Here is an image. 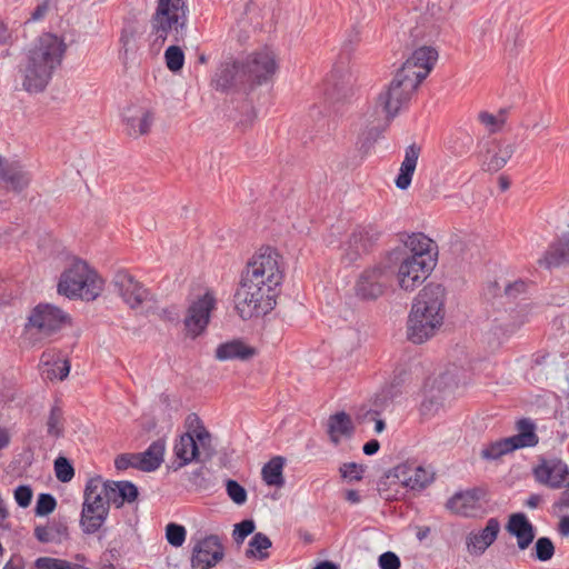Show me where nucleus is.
<instances>
[{
	"label": "nucleus",
	"instance_id": "1",
	"mask_svg": "<svg viewBox=\"0 0 569 569\" xmlns=\"http://www.w3.org/2000/svg\"><path fill=\"white\" fill-rule=\"evenodd\" d=\"M283 281V261L271 248L261 249L247 264L236 293V309L242 319L264 316L273 310Z\"/></svg>",
	"mask_w": 569,
	"mask_h": 569
},
{
	"label": "nucleus",
	"instance_id": "2",
	"mask_svg": "<svg viewBox=\"0 0 569 569\" xmlns=\"http://www.w3.org/2000/svg\"><path fill=\"white\" fill-rule=\"evenodd\" d=\"M446 288L436 282L425 286L415 297L407 320V337L423 343L436 336L446 317Z\"/></svg>",
	"mask_w": 569,
	"mask_h": 569
},
{
	"label": "nucleus",
	"instance_id": "3",
	"mask_svg": "<svg viewBox=\"0 0 569 569\" xmlns=\"http://www.w3.org/2000/svg\"><path fill=\"white\" fill-rule=\"evenodd\" d=\"M437 244L423 233H413L403 242L397 257L396 281L406 292L415 291L432 272L437 262Z\"/></svg>",
	"mask_w": 569,
	"mask_h": 569
},
{
	"label": "nucleus",
	"instance_id": "4",
	"mask_svg": "<svg viewBox=\"0 0 569 569\" xmlns=\"http://www.w3.org/2000/svg\"><path fill=\"white\" fill-rule=\"evenodd\" d=\"M104 282L86 261L74 260L60 274L57 291L69 299L96 300L103 291Z\"/></svg>",
	"mask_w": 569,
	"mask_h": 569
},
{
	"label": "nucleus",
	"instance_id": "5",
	"mask_svg": "<svg viewBox=\"0 0 569 569\" xmlns=\"http://www.w3.org/2000/svg\"><path fill=\"white\" fill-rule=\"evenodd\" d=\"M212 451V437L202 421L197 416L187 419V432L176 440L173 453L178 460V467L200 461L209 457Z\"/></svg>",
	"mask_w": 569,
	"mask_h": 569
},
{
	"label": "nucleus",
	"instance_id": "6",
	"mask_svg": "<svg viewBox=\"0 0 569 569\" xmlns=\"http://www.w3.org/2000/svg\"><path fill=\"white\" fill-rule=\"evenodd\" d=\"M110 503L106 497L104 480L94 477L88 480L80 515V527L86 535L96 533L106 522Z\"/></svg>",
	"mask_w": 569,
	"mask_h": 569
},
{
	"label": "nucleus",
	"instance_id": "7",
	"mask_svg": "<svg viewBox=\"0 0 569 569\" xmlns=\"http://www.w3.org/2000/svg\"><path fill=\"white\" fill-rule=\"evenodd\" d=\"M428 73H396L378 97V104L389 119L395 118Z\"/></svg>",
	"mask_w": 569,
	"mask_h": 569
},
{
	"label": "nucleus",
	"instance_id": "8",
	"mask_svg": "<svg viewBox=\"0 0 569 569\" xmlns=\"http://www.w3.org/2000/svg\"><path fill=\"white\" fill-rule=\"evenodd\" d=\"M217 305L216 292L210 289H206L190 299L183 320L189 337L197 338L206 331Z\"/></svg>",
	"mask_w": 569,
	"mask_h": 569
},
{
	"label": "nucleus",
	"instance_id": "9",
	"mask_svg": "<svg viewBox=\"0 0 569 569\" xmlns=\"http://www.w3.org/2000/svg\"><path fill=\"white\" fill-rule=\"evenodd\" d=\"M184 0H158L152 18V28L158 38L164 40L171 32L179 33L186 24Z\"/></svg>",
	"mask_w": 569,
	"mask_h": 569
},
{
	"label": "nucleus",
	"instance_id": "10",
	"mask_svg": "<svg viewBox=\"0 0 569 569\" xmlns=\"http://www.w3.org/2000/svg\"><path fill=\"white\" fill-rule=\"evenodd\" d=\"M69 322V316L59 307L40 303L31 310L26 330L27 332L39 333L42 337H50Z\"/></svg>",
	"mask_w": 569,
	"mask_h": 569
},
{
	"label": "nucleus",
	"instance_id": "11",
	"mask_svg": "<svg viewBox=\"0 0 569 569\" xmlns=\"http://www.w3.org/2000/svg\"><path fill=\"white\" fill-rule=\"evenodd\" d=\"M112 284L117 295L129 308L144 310L152 307V293L127 271H118L112 279Z\"/></svg>",
	"mask_w": 569,
	"mask_h": 569
},
{
	"label": "nucleus",
	"instance_id": "12",
	"mask_svg": "<svg viewBox=\"0 0 569 569\" xmlns=\"http://www.w3.org/2000/svg\"><path fill=\"white\" fill-rule=\"evenodd\" d=\"M121 122L124 133L133 139L146 136L151 130L153 111L144 99L129 101L121 110Z\"/></svg>",
	"mask_w": 569,
	"mask_h": 569
},
{
	"label": "nucleus",
	"instance_id": "13",
	"mask_svg": "<svg viewBox=\"0 0 569 569\" xmlns=\"http://www.w3.org/2000/svg\"><path fill=\"white\" fill-rule=\"evenodd\" d=\"M66 44L54 34L41 36L30 51V60L34 68L53 70L61 63Z\"/></svg>",
	"mask_w": 569,
	"mask_h": 569
},
{
	"label": "nucleus",
	"instance_id": "14",
	"mask_svg": "<svg viewBox=\"0 0 569 569\" xmlns=\"http://www.w3.org/2000/svg\"><path fill=\"white\" fill-rule=\"evenodd\" d=\"M276 53L268 47L248 53L244 58L234 59L228 56L221 63L222 71L247 69V71H274L280 68Z\"/></svg>",
	"mask_w": 569,
	"mask_h": 569
},
{
	"label": "nucleus",
	"instance_id": "15",
	"mask_svg": "<svg viewBox=\"0 0 569 569\" xmlns=\"http://www.w3.org/2000/svg\"><path fill=\"white\" fill-rule=\"evenodd\" d=\"M224 557V549L216 536H209L200 540L192 550V569H211Z\"/></svg>",
	"mask_w": 569,
	"mask_h": 569
},
{
	"label": "nucleus",
	"instance_id": "16",
	"mask_svg": "<svg viewBox=\"0 0 569 569\" xmlns=\"http://www.w3.org/2000/svg\"><path fill=\"white\" fill-rule=\"evenodd\" d=\"M516 143L492 141L486 144V150L479 152L480 166L483 171L497 172L502 169L516 151Z\"/></svg>",
	"mask_w": 569,
	"mask_h": 569
},
{
	"label": "nucleus",
	"instance_id": "17",
	"mask_svg": "<svg viewBox=\"0 0 569 569\" xmlns=\"http://www.w3.org/2000/svg\"><path fill=\"white\" fill-rule=\"evenodd\" d=\"M535 479L549 488H561L569 478V468L560 459L541 460L533 469Z\"/></svg>",
	"mask_w": 569,
	"mask_h": 569
},
{
	"label": "nucleus",
	"instance_id": "18",
	"mask_svg": "<svg viewBox=\"0 0 569 569\" xmlns=\"http://www.w3.org/2000/svg\"><path fill=\"white\" fill-rule=\"evenodd\" d=\"M395 478L400 481L401 488L418 490L431 482L432 475L420 466L401 463L389 470L390 481Z\"/></svg>",
	"mask_w": 569,
	"mask_h": 569
},
{
	"label": "nucleus",
	"instance_id": "19",
	"mask_svg": "<svg viewBox=\"0 0 569 569\" xmlns=\"http://www.w3.org/2000/svg\"><path fill=\"white\" fill-rule=\"evenodd\" d=\"M388 276L387 268L375 266L365 270L356 283V292L365 299H376L380 297L386 288L385 280Z\"/></svg>",
	"mask_w": 569,
	"mask_h": 569
},
{
	"label": "nucleus",
	"instance_id": "20",
	"mask_svg": "<svg viewBox=\"0 0 569 569\" xmlns=\"http://www.w3.org/2000/svg\"><path fill=\"white\" fill-rule=\"evenodd\" d=\"M500 523L496 518H490L486 527L472 530L466 536V549L471 556H481L497 539Z\"/></svg>",
	"mask_w": 569,
	"mask_h": 569
},
{
	"label": "nucleus",
	"instance_id": "21",
	"mask_svg": "<svg viewBox=\"0 0 569 569\" xmlns=\"http://www.w3.org/2000/svg\"><path fill=\"white\" fill-rule=\"evenodd\" d=\"M40 366L42 376L49 380H63L70 371L69 361L54 350L42 353Z\"/></svg>",
	"mask_w": 569,
	"mask_h": 569
},
{
	"label": "nucleus",
	"instance_id": "22",
	"mask_svg": "<svg viewBox=\"0 0 569 569\" xmlns=\"http://www.w3.org/2000/svg\"><path fill=\"white\" fill-rule=\"evenodd\" d=\"M507 530L517 538L520 550L527 549L535 539V528L525 513H513L509 517Z\"/></svg>",
	"mask_w": 569,
	"mask_h": 569
},
{
	"label": "nucleus",
	"instance_id": "23",
	"mask_svg": "<svg viewBox=\"0 0 569 569\" xmlns=\"http://www.w3.org/2000/svg\"><path fill=\"white\" fill-rule=\"evenodd\" d=\"M106 497L117 508L137 499L138 489L129 481H104Z\"/></svg>",
	"mask_w": 569,
	"mask_h": 569
},
{
	"label": "nucleus",
	"instance_id": "24",
	"mask_svg": "<svg viewBox=\"0 0 569 569\" xmlns=\"http://www.w3.org/2000/svg\"><path fill=\"white\" fill-rule=\"evenodd\" d=\"M439 59L438 51L432 47H420L416 49L401 64L398 71H406L410 69H421L423 71H431Z\"/></svg>",
	"mask_w": 569,
	"mask_h": 569
},
{
	"label": "nucleus",
	"instance_id": "25",
	"mask_svg": "<svg viewBox=\"0 0 569 569\" xmlns=\"http://www.w3.org/2000/svg\"><path fill=\"white\" fill-rule=\"evenodd\" d=\"M257 350L241 340H230L221 343L216 349V358L220 361L249 360L253 358Z\"/></svg>",
	"mask_w": 569,
	"mask_h": 569
},
{
	"label": "nucleus",
	"instance_id": "26",
	"mask_svg": "<svg viewBox=\"0 0 569 569\" xmlns=\"http://www.w3.org/2000/svg\"><path fill=\"white\" fill-rule=\"evenodd\" d=\"M420 150L417 146L411 144L406 148L405 158L401 162L398 177L395 180L396 187L406 190L411 183L412 176L416 171Z\"/></svg>",
	"mask_w": 569,
	"mask_h": 569
},
{
	"label": "nucleus",
	"instance_id": "27",
	"mask_svg": "<svg viewBox=\"0 0 569 569\" xmlns=\"http://www.w3.org/2000/svg\"><path fill=\"white\" fill-rule=\"evenodd\" d=\"M327 432L331 442L340 443L343 439L352 436L353 425L351 418L346 412H338L328 419Z\"/></svg>",
	"mask_w": 569,
	"mask_h": 569
},
{
	"label": "nucleus",
	"instance_id": "28",
	"mask_svg": "<svg viewBox=\"0 0 569 569\" xmlns=\"http://www.w3.org/2000/svg\"><path fill=\"white\" fill-rule=\"evenodd\" d=\"M164 451V441L157 440L152 442L146 451L137 453L138 469L148 472L154 471L162 463Z\"/></svg>",
	"mask_w": 569,
	"mask_h": 569
},
{
	"label": "nucleus",
	"instance_id": "29",
	"mask_svg": "<svg viewBox=\"0 0 569 569\" xmlns=\"http://www.w3.org/2000/svg\"><path fill=\"white\" fill-rule=\"evenodd\" d=\"M480 491L469 490L455 495L447 503V507L459 515L469 516L478 509Z\"/></svg>",
	"mask_w": 569,
	"mask_h": 569
},
{
	"label": "nucleus",
	"instance_id": "30",
	"mask_svg": "<svg viewBox=\"0 0 569 569\" xmlns=\"http://www.w3.org/2000/svg\"><path fill=\"white\" fill-rule=\"evenodd\" d=\"M513 449L533 447L538 443L536 427L529 419H522L517 422V433L508 438Z\"/></svg>",
	"mask_w": 569,
	"mask_h": 569
},
{
	"label": "nucleus",
	"instance_id": "31",
	"mask_svg": "<svg viewBox=\"0 0 569 569\" xmlns=\"http://www.w3.org/2000/svg\"><path fill=\"white\" fill-rule=\"evenodd\" d=\"M0 178H3L10 188L16 191L24 189L30 182L29 173L21 166L14 163H7Z\"/></svg>",
	"mask_w": 569,
	"mask_h": 569
},
{
	"label": "nucleus",
	"instance_id": "32",
	"mask_svg": "<svg viewBox=\"0 0 569 569\" xmlns=\"http://www.w3.org/2000/svg\"><path fill=\"white\" fill-rule=\"evenodd\" d=\"M550 358V353L542 351L532 355L528 363L527 379L539 381L546 376L551 367Z\"/></svg>",
	"mask_w": 569,
	"mask_h": 569
},
{
	"label": "nucleus",
	"instance_id": "33",
	"mask_svg": "<svg viewBox=\"0 0 569 569\" xmlns=\"http://www.w3.org/2000/svg\"><path fill=\"white\" fill-rule=\"evenodd\" d=\"M284 466V459L281 457H274L267 462L261 471L262 479L268 486L281 487L284 483L282 470Z\"/></svg>",
	"mask_w": 569,
	"mask_h": 569
},
{
	"label": "nucleus",
	"instance_id": "34",
	"mask_svg": "<svg viewBox=\"0 0 569 569\" xmlns=\"http://www.w3.org/2000/svg\"><path fill=\"white\" fill-rule=\"evenodd\" d=\"M366 227H361L356 229L349 241H348V248L351 249L352 256L358 257L361 252L366 251L369 247V244L376 239V234L370 232ZM353 257H350V260H352Z\"/></svg>",
	"mask_w": 569,
	"mask_h": 569
},
{
	"label": "nucleus",
	"instance_id": "35",
	"mask_svg": "<svg viewBox=\"0 0 569 569\" xmlns=\"http://www.w3.org/2000/svg\"><path fill=\"white\" fill-rule=\"evenodd\" d=\"M19 79L23 89L29 93L42 92L50 82V73H19Z\"/></svg>",
	"mask_w": 569,
	"mask_h": 569
},
{
	"label": "nucleus",
	"instance_id": "36",
	"mask_svg": "<svg viewBox=\"0 0 569 569\" xmlns=\"http://www.w3.org/2000/svg\"><path fill=\"white\" fill-rule=\"evenodd\" d=\"M479 122L491 133L500 131L507 120V110L500 109L497 113L481 111L478 114Z\"/></svg>",
	"mask_w": 569,
	"mask_h": 569
},
{
	"label": "nucleus",
	"instance_id": "37",
	"mask_svg": "<svg viewBox=\"0 0 569 569\" xmlns=\"http://www.w3.org/2000/svg\"><path fill=\"white\" fill-rule=\"evenodd\" d=\"M271 546V540L264 533L257 532L249 541L247 556L258 559H266L269 556L268 549Z\"/></svg>",
	"mask_w": 569,
	"mask_h": 569
},
{
	"label": "nucleus",
	"instance_id": "38",
	"mask_svg": "<svg viewBox=\"0 0 569 569\" xmlns=\"http://www.w3.org/2000/svg\"><path fill=\"white\" fill-rule=\"evenodd\" d=\"M513 450L515 449L509 439L505 438L485 447L481 450V457L488 460H495Z\"/></svg>",
	"mask_w": 569,
	"mask_h": 569
},
{
	"label": "nucleus",
	"instance_id": "39",
	"mask_svg": "<svg viewBox=\"0 0 569 569\" xmlns=\"http://www.w3.org/2000/svg\"><path fill=\"white\" fill-rule=\"evenodd\" d=\"M378 489L385 499L392 500L397 499L402 493L403 488H401L400 481L398 479L395 478L392 481H390L388 471L380 480Z\"/></svg>",
	"mask_w": 569,
	"mask_h": 569
},
{
	"label": "nucleus",
	"instance_id": "40",
	"mask_svg": "<svg viewBox=\"0 0 569 569\" xmlns=\"http://www.w3.org/2000/svg\"><path fill=\"white\" fill-rule=\"evenodd\" d=\"M341 478L347 482L360 481L363 478L366 467L356 462H347L339 468Z\"/></svg>",
	"mask_w": 569,
	"mask_h": 569
},
{
	"label": "nucleus",
	"instance_id": "41",
	"mask_svg": "<svg viewBox=\"0 0 569 569\" xmlns=\"http://www.w3.org/2000/svg\"><path fill=\"white\" fill-rule=\"evenodd\" d=\"M555 555V546L547 537H540L535 543V557L539 561H549Z\"/></svg>",
	"mask_w": 569,
	"mask_h": 569
},
{
	"label": "nucleus",
	"instance_id": "42",
	"mask_svg": "<svg viewBox=\"0 0 569 569\" xmlns=\"http://www.w3.org/2000/svg\"><path fill=\"white\" fill-rule=\"evenodd\" d=\"M400 396L401 390L398 386H387L376 396V405L380 408H386L390 402L397 401Z\"/></svg>",
	"mask_w": 569,
	"mask_h": 569
},
{
	"label": "nucleus",
	"instance_id": "43",
	"mask_svg": "<svg viewBox=\"0 0 569 569\" xmlns=\"http://www.w3.org/2000/svg\"><path fill=\"white\" fill-rule=\"evenodd\" d=\"M164 59L170 71H179L183 67L184 54L181 48L171 46L166 50Z\"/></svg>",
	"mask_w": 569,
	"mask_h": 569
},
{
	"label": "nucleus",
	"instance_id": "44",
	"mask_svg": "<svg viewBox=\"0 0 569 569\" xmlns=\"http://www.w3.org/2000/svg\"><path fill=\"white\" fill-rule=\"evenodd\" d=\"M226 491L231 501L238 506H242L247 501V490L236 480L226 481Z\"/></svg>",
	"mask_w": 569,
	"mask_h": 569
},
{
	"label": "nucleus",
	"instance_id": "45",
	"mask_svg": "<svg viewBox=\"0 0 569 569\" xmlns=\"http://www.w3.org/2000/svg\"><path fill=\"white\" fill-rule=\"evenodd\" d=\"M56 477L61 482H69L74 476V469L64 457H58L54 461Z\"/></svg>",
	"mask_w": 569,
	"mask_h": 569
},
{
	"label": "nucleus",
	"instance_id": "46",
	"mask_svg": "<svg viewBox=\"0 0 569 569\" xmlns=\"http://www.w3.org/2000/svg\"><path fill=\"white\" fill-rule=\"evenodd\" d=\"M186 529L181 525L169 523L166 528V538L173 547H181L186 540Z\"/></svg>",
	"mask_w": 569,
	"mask_h": 569
},
{
	"label": "nucleus",
	"instance_id": "47",
	"mask_svg": "<svg viewBox=\"0 0 569 569\" xmlns=\"http://www.w3.org/2000/svg\"><path fill=\"white\" fill-rule=\"evenodd\" d=\"M239 73H214L211 83L213 88L221 92H227L236 86Z\"/></svg>",
	"mask_w": 569,
	"mask_h": 569
},
{
	"label": "nucleus",
	"instance_id": "48",
	"mask_svg": "<svg viewBox=\"0 0 569 569\" xmlns=\"http://www.w3.org/2000/svg\"><path fill=\"white\" fill-rule=\"evenodd\" d=\"M48 433L52 437H59L62 435V412L59 408H52L47 421Z\"/></svg>",
	"mask_w": 569,
	"mask_h": 569
},
{
	"label": "nucleus",
	"instance_id": "49",
	"mask_svg": "<svg viewBox=\"0 0 569 569\" xmlns=\"http://www.w3.org/2000/svg\"><path fill=\"white\" fill-rule=\"evenodd\" d=\"M57 506V501L53 496L49 493H41L38 497L34 512L37 516L43 517L51 513Z\"/></svg>",
	"mask_w": 569,
	"mask_h": 569
},
{
	"label": "nucleus",
	"instance_id": "50",
	"mask_svg": "<svg viewBox=\"0 0 569 569\" xmlns=\"http://www.w3.org/2000/svg\"><path fill=\"white\" fill-rule=\"evenodd\" d=\"M525 44V40L520 30L510 28L503 37L505 49L509 52H515L519 47Z\"/></svg>",
	"mask_w": 569,
	"mask_h": 569
},
{
	"label": "nucleus",
	"instance_id": "51",
	"mask_svg": "<svg viewBox=\"0 0 569 569\" xmlns=\"http://www.w3.org/2000/svg\"><path fill=\"white\" fill-rule=\"evenodd\" d=\"M254 530L252 520H243L234 526L233 537L237 542H242Z\"/></svg>",
	"mask_w": 569,
	"mask_h": 569
},
{
	"label": "nucleus",
	"instance_id": "52",
	"mask_svg": "<svg viewBox=\"0 0 569 569\" xmlns=\"http://www.w3.org/2000/svg\"><path fill=\"white\" fill-rule=\"evenodd\" d=\"M32 489L29 486H19L14 490V500L21 508H27L32 500Z\"/></svg>",
	"mask_w": 569,
	"mask_h": 569
},
{
	"label": "nucleus",
	"instance_id": "53",
	"mask_svg": "<svg viewBox=\"0 0 569 569\" xmlns=\"http://www.w3.org/2000/svg\"><path fill=\"white\" fill-rule=\"evenodd\" d=\"M379 566L381 569H399L400 559L396 553L387 551L379 557Z\"/></svg>",
	"mask_w": 569,
	"mask_h": 569
},
{
	"label": "nucleus",
	"instance_id": "54",
	"mask_svg": "<svg viewBox=\"0 0 569 569\" xmlns=\"http://www.w3.org/2000/svg\"><path fill=\"white\" fill-rule=\"evenodd\" d=\"M114 466L119 470H124L129 467L138 469L137 453L121 455L116 458Z\"/></svg>",
	"mask_w": 569,
	"mask_h": 569
},
{
	"label": "nucleus",
	"instance_id": "55",
	"mask_svg": "<svg viewBox=\"0 0 569 569\" xmlns=\"http://www.w3.org/2000/svg\"><path fill=\"white\" fill-rule=\"evenodd\" d=\"M379 448L380 445L378 440H370L363 446L362 450L366 455L371 456L375 455Z\"/></svg>",
	"mask_w": 569,
	"mask_h": 569
},
{
	"label": "nucleus",
	"instance_id": "56",
	"mask_svg": "<svg viewBox=\"0 0 569 569\" xmlns=\"http://www.w3.org/2000/svg\"><path fill=\"white\" fill-rule=\"evenodd\" d=\"M34 535L37 539L41 542H48L50 541V532L47 528L43 527H37L34 530Z\"/></svg>",
	"mask_w": 569,
	"mask_h": 569
},
{
	"label": "nucleus",
	"instance_id": "57",
	"mask_svg": "<svg viewBox=\"0 0 569 569\" xmlns=\"http://www.w3.org/2000/svg\"><path fill=\"white\" fill-rule=\"evenodd\" d=\"M11 39V33L7 26L0 20V44H6Z\"/></svg>",
	"mask_w": 569,
	"mask_h": 569
},
{
	"label": "nucleus",
	"instance_id": "58",
	"mask_svg": "<svg viewBox=\"0 0 569 569\" xmlns=\"http://www.w3.org/2000/svg\"><path fill=\"white\" fill-rule=\"evenodd\" d=\"M10 439H11V437H10L9 431L6 428L0 426V450L8 447V445L10 443Z\"/></svg>",
	"mask_w": 569,
	"mask_h": 569
},
{
	"label": "nucleus",
	"instance_id": "59",
	"mask_svg": "<svg viewBox=\"0 0 569 569\" xmlns=\"http://www.w3.org/2000/svg\"><path fill=\"white\" fill-rule=\"evenodd\" d=\"M47 6L46 4H40L38 6L34 11L32 12V16H31V20L32 21H38L40 19H42L47 12Z\"/></svg>",
	"mask_w": 569,
	"mask_h": 569
},
{
	"label": "nucleus",
	"instance_id": "60",
	"mask_svg": "<svg viewBox=\"0 0 569 569\" xmlns=\"http://www.w3.org/2000/svg\"><path fill=\"white\" fill-rule=\"evenodd\" d=\"M559 532L565 537H569V516L561 518L559 522Z\"/></svg>",
	"mask_w": 569,
	"mask_h": 569
},
{
	"label": "nucleus",
	"instance_id": "61",
	"mask_svg": "<svg viewBox=\"0 0 569 569\" xmlns=\"http://www.w3.org/2000/svg\"><path fill=\"white\" fill-rule=\"evenodd\" d=\"M345 498L350 503H359L360 502V495L356 490H347Z\"/></svg>",
	"mask_w": 569,
	"mask_h": 569
},
{
	"label": "nucleus",
	"instance_id": "62",
	"mask_svg": "<svg viewBox=\"0 0 569 569\" xmlns=\"http://www.w3.org/2000/svg\"><path fill=\"white\" fill-rule=\"evenodd\" d=\"M541 502V497L538 496V495H531L527 500H526V506L528 508H531V509H535L539 506V503Z\"/></svg>",
	"mask_w": 569,
	"mask_h": 569
},
{
	"label": "nucleus",
	"instance_id": "63",
	"mask_svg": "<svg viewBox=\"0 0 569 569\" xmlns=\"http://www.w3.org/2000/svg\"><path fill=\"white\" fill-rule=\"evenodd\" d=\"M558 505L561 508H569V488L561 493Z\"/></svg>",
	"mask_w": 569,
	"mask_h": 569
},
{
	"label": "nucleus",
	"instance_id": "64",
	"mask_svg": "<svg viewBox=\"0 0 569 569\" xmlns=\"http://www.w3.org/2000/svg\"><path fill=\"white\" fill-rule=\"evenodd\" d=\"M3 569H23L21 561H16L11 558L3 567Z\"/></svg>",
	"mask_w": 569,
	"mask_h": 569
}]
</instances>
